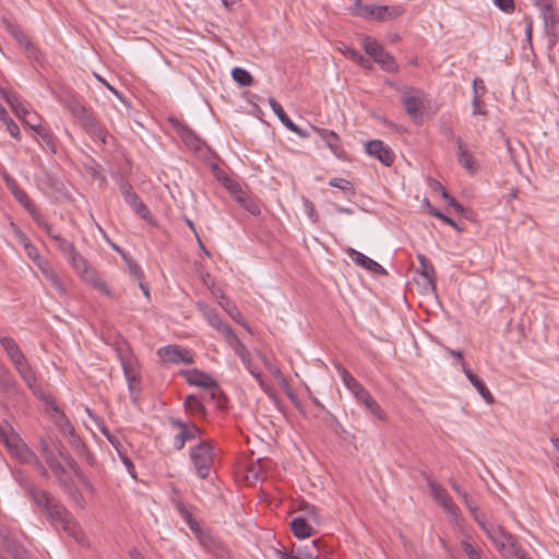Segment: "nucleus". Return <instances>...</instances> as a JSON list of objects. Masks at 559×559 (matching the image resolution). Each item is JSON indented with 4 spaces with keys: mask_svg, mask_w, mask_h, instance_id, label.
I'll return each mask as SVG.
<instances>
[{
    "mask_svg": "<svg viewBox=\"0 0 559 559\" xmlns=\"http://www.w3.org/2000/svg\"><path fill=\"white\" fill-rule=\"evenodd\" d=\"M0 94L2 97L10 104L12 109L16 112V115L25 119L26 116L29 114V111L26 109L23 102L20 99V97L15 94L10 93L7 88H0Z\"/></svg>",
    "mask_w": 559,
    "mask_h": 559,
    "instance_id": "nucleus-30",
    "label": "nucleus"
},
{
    "mask_svg": "<svg viewBox=\"0 0 559 559\" xmlns=\"http://www.w3.org/2000/svg\"><path fill=\"white\" fill-rule=\"evenodd\" d=\"M0 550L8 552L12 559H29L27 550L11 535L8 526H0Z\"/></svg>",
    "mask_w": 559,
    "mask_h": 559,
    "instance_id": "nucleus-10",
    "label": "nucleus"
},
{
    "mask_svg": "<svg viewBox=\"0 0 559 559\" xmlns=\"http://www.w3.org/2000/svg\"><path fill=\"white\" fill-rule=\"evenodd\" d=\"M180 376L185 378L188 384L200 386L204 389H216L217 382L210 374L199 370V369H190V370H181Z\"/></svg>",
    "mask_w": 559,
    "mask_h": 559,
    "instance_id": "nucleus-18",
    "label": "nucleus"
},
{
    "mask_svg": "<svg viewBox=\"0 0 559 559\" xmlns=\"http://www.w3.org/2000/svg\"><path fill=\"white\" fill-rule=\"evenodd\" d=\"M64 534L69 537H72L79 545L83 547H88V538L85 535L82 526H61Z\"/></svg>",
    "mask_w": 559,
    "mask_h": 559,
    "instance_id": "nucleus-41",
    "label": "nucleus"
},
{
    "mask_svg": "<svg viewBox=\"0 0 559 559\" xmlns=\"http://www.w3.org/2000/svg\"><path fill=\"white\" fill-rule=\"evenodd\" d=\"M24 50L26 52L27 58L31 61L39 63V64L43 62V55H41L40 50L36 46H34L32 43H29V45L25 46Z\"/></svg>",
    "mask_w": 559,
    "mask_h": 559,
    "instance_id": "nucleus-56",
    "label": "nucleus"
},
{
    "mask_svg": "<svg viewBox=\"0 0 559 559\" xmlns=\"http://www.w3.org/2000/svg\"><path fill=\"white\" fill-rule=\"evenodd\" d=\"M5 443L11 454L20 462L24 464L38 463L36 453L19 436H13L11 439L5 438Z\"/></svg>",
    "mask_w": 559,
    "mask_h": 559,
    "instance_id": "nucleus-11",
    "label": "nucleus"
},
{
    "mask_svg": "<svg viewBox=\"0 0 559 559\" xmlns=\"http://www.w3.org/2000/svg\"><path fill=\"white\" fill-rule=\"evenodd\" d=\"M462 549L468 556V559H480L479 551L475 549L468 542H462Z\"/></svg>",
    "mask_w": 559,
    "mask_h": 559,
    "instance_id": "nucleus-64",
    "label": "nucleus"
},
{
    "mask_svg": "<svg viewBox=\"0 0 559 559\" xmlns=\"http://www.w3.org/2000/svg\"><path fill=\"white\" fill-rule=\"evenodd\" d=\"M329 186H331L333 188H337L348 194L355 193V188H354L353 183L345 178H332L329 181Z\"/></svg>",
    "mask_w": 559,
    "mask_h": 559,
    "instance_id": "nucleus-53",
    "label": "nucleus"
},
{
    "mask_svg": "<svg viewBox=\"0 0 559 559\" xmlns=\"http://www.w3.org/2000/svg\"><path fill=\"white\" fill-rule=\"evenodd\" d=\"M401 102L405 111L411 117L416 118L421 115L423 102L418 97L405 93L402 96Z\"/></svg>",
    "mask_w": 559,
    "mask_h": 559,
    "instance_id": "nucleus-33",
    "label": "nucleus"
},
{
    "mask_svg": "<svg viewBox=\"0 0 559 559\" xmlns=\"http://www.w3.org/2000/svg\"><path fill=\"white\" fill-rule=\"evenodd\" d=\"M38 447L44 457L52 452H57L60 456L66 448L59 439L52 437H39Z\"/></svg>",
    "mask_w": 559,
    "mask_h": 559,
    "instance_id": "nucleus-26",
    "label": "nucleus"
},
{
    "mask_svg": "<svg viewBox=\"0 0 559 559\" xmlns=\"http://www.w3.org/2000/svg\"><path fill=\"white\" fill-rule=\"evenodd\" d=\"M462 500H463L464 504L466 506V508L469 510V512L473 514L474 520L478 524H484V521L480 518L478 506L474 501V499L468 493H464L462 497Z\"/></svg>",
    "mask_w": 559,
    "mask_h": 559,
    "instance_id": "nucleus-51",
    "label": "nucleus"
},
{
    "mask_svg": "<svg viewBox=\"0 0 559 559\" xmlns=\"http://www.w3.org/2000/svg\"><path fill=\"white\" fill-rule=\"evenodd\" d=\"M123 260L127 263V266L129 269L130 274L135 277L138 281H143L144 273L141 269V266L138 264L136 261L129 258L127 254H123Z\"/></svg>",
    "mask_w": 559,
    "mask_h": 559,
    "instance_id": "nucleus-55",
    "label": "nucleus"
},
{
    "mask_svg": "<svg viewBox=\"0 0 559 559\" xmlns=\"http://www.w3.org/2000/svg\"><path fill=\"white\" fill-rule=\"evenodd\" d=\"M190 460L198 476L202 479L209 477L213 465V444L209 440L199 442L190 449Z\"/></svg>",
    "mask_w": 559,
    "mask_h": 559,
    "instance_id": "nucleus-5",
    "label": "nucleus"
},
{
    "mask_svg": "<svg viewBox=\"0 0 559 559\" xmlns=\"http://www.w3.org/2000/svg\"><path fill=\"white\" fill-rule=\"evenodd\" d=\"M157 355L164 362H167V364L191 365L194 362L192 353L189 349L182 348L178 345L169 344V345L163 346V347L158 348Z\"/></svg>",
    "mask_w": 559,
    "mask_h": 559,
    "instance_id": "nucleus-9",
    "label": "nucleus"
},
{
    "mask_svg": "<svg viewBox=\"0 0 559 559\" xmlns=\"http://www.w3.org/2000/svg\"><path fill=\"white\" fill-rule=\"evenodd\" d=\"M310 128L322 139V141L335 156H341V154L344 151L342 147L341 139L337 133H335L332 130H328L316 126H310Z\"/></svg>",
    "mask_w": 559,
    "mask_h": 559,
    "instance_id": "nucleus-19",
    "label": "nucleus"
},
{
    "mask_svg": "<svg viewBox=\"0 0 559 559\" xmlns=\"http://www.w3.org/2000/svg\"><path fill=\"white\" fill-rule=\"evenodd\" d=\"M481 528L506 559H532L503 526H481Z\"/></svg>",
    "mask_w": 559,
    "mask_h": 559,
    "instance_id": "nucleus-3",
    "label": "nucleus"
},
{
    "mask_svg": "<svg viewBox=\"0 0 559 559\" xmlns=\"http://www.w3.org/2000/svg\"><path fill=\"white\" fill-rule=\"evenodd\" d=\"M3 122L7 124V131L16 140H20V129L19 126L15 123L13 119H11L9 116L7 120H3Z\"/></svg>",
    "mask_w": 559,
    "mask_h": 559,
    "instance_id": "nucleus-63",
    "label": "nucleus"
},
{
    "mask_svg": "<svg viewBox=\"0 0 559 559\" xmlns=\"http://www.w3.org/2000/svg\"><path fill=\"white\" fill-rule=\"evenodd\" d=\"M293 534L298 539H304L312 536L317 532L313 531V526H290Z\"/></svg>",
    "mask_w": 559,
    "mask_h": 559,
    "instance_id": "nucleus-57",
    "label": "nucleus"
},
{
    "mask_svg": "<svg viewBox=\"0 0 559 559\" xmlns=\"http://www.w3.org/2000/svg\"><path fill=\"white\" fill-rule=\"evenodd\" d=\"M427 486L430 495L437 506H439L443 512L451 515L453 520L459 518L460 509L449 495L445 488L437 484L431 477L427 476Z\"/></svg>",
    "mask_w": 559,
    "mask_h": 559,
    "instance_id": "nucleus-7",
    "label": "nucleus"
},
{
    "mask_svg": "<svg viewBox=\"0 0 559 559\" xmlns=\"http://www.w3.org/2000/svg\"><path fill=\"white\" fill-rule=\"evenodd\" d=\"M19 384L11 373V371L4 366L0 364V390L10 392L16 391Z\"/></svg>",
    "mask_w": 559,
    "mask_h": 559,
    "instance_id": "nucleus-38",
    "label": "nucleus"
},
{
    "mask_svg": "<svg viewBox=\"0 0 559 559\" xmlns=\"http://www.w3.org/2000/svg\"><path fill=\"white\" fill-rule=\"evenodd\" d=\"M47 273L48 274L45 278L51 284V286L57 290L59 295L66 296L67 288L61 278L59 277L58 273L56 271Z\"/></svg>",
    "mask_w": 559,
    "mask_h": 559,
    "instance_id": "nucleus-52",
    "label": "nucleus"
},
{
    "mask_svg": "<svg viewBox=\"0 0 559 559\" xmlns=\"http://www.w3.org/2000/svg\"><path fill=\"white\" fill-rule=\"evenodd\" d=\"M81 278L93 286L96 290L104 295H110V290L107 287L106 283L103 281L100 275L96 270H94L92 266L86 269V272H83L81 275Z\"/></svg>",
    "mask_w": 559,
    "mask_h": 559,
    "instance_id": "nucleus-25",
    "label": "nucleus"
},
{
    "mask_svg": "<svg viewBox=\"0 0 559 559\" xmlns=\"http://www.w3.org/2000/svg\"><path fill=\"white\" fill-rule=\"evenodd\" d=\"M17 202L28 212L37 226L43 225L46 221L45 216L37 209L36 204L29 199L27 193L22 190L14 197Z\"/></svg>",
    "mask_w": 559,
    "mask_h": 559,
    "instance_id": "nucleus-23",
    "label": "nucleus"
},
{
    "mask_svg": "<svg viewBox=\"0 0 559 559\" xmlns=\"http://www.w3.org/2000/svg\"><path fill=\"white\" fill-rule=\"evenodd\" d=\"M231 78L242 87L250 86L253 82V78L250 72L240 67H236L231 70Z\"/></svg>",
    "mask_w": 559,
    "mask_h": 559,
    "instance_id": "nucleus-44",
    "label": "nucleus"
},
{
    "mask_svg": "<svg viewBox=\"0 0 559 559\" xmlns=\"http://www.w3.org/2000/svg\"><path fill=\"white\" fill-rule=\"evenodd\" d=\"M344 55L367 70H371L373 68L372 61L369 58L362 56L354 48L346 47L344 50Z\"/></svg>",
    "mask_w": 559,
    "mask_h": 559,
    "instance_id": "nucleus-43",
    "label": "nucleus"
},
{
    "mask_svg": "<svg viewBox=\"0 0 559 559\" xmlns=\"http://www.w3.org/2000/svg\"><path fill=\"white\" fill-rule=\"evenodd\" d=\"M173 504L175 511L186 524H198L193 516V507L185 503L180 498H174Z\"/></svg>",
    "mask_w": 559,
    "mask_h": 559,
    "instance_id": "nucleus-32",
    "label": "nucleus"
},
{
    "mask_svg": "<svg viewBox=\"0 0 559 559\" xmlns=\"http://www.w3.org/2000/svg\"><path fill=\"white\" fill-rule=\"evenodd\" d=\"M417 260L419 262V269L417 273L421 278V285L425 289L435 290L436 289V271L430 262V260L423 253L417 254Z\"/></svg>",
    "mask_w": 559,
    "mask_h": 559,
    "instance_id": "nucleus-17",
    "label": "nucleus"
},
{
    "mask_svg": "<svg viewBox=\"0 0 559 559\" xmlns=\"http://www.w3.org/2000/svg\"><path fill=\"white\" fill-rule=\"evenodd\" d=\"M20 377L26 386L33 392L34 395L41 397V388L37 382L36 373L31 365L24 367L19 372Z\"/></svg>",
    "mask_w": 559,
    "mask_h": 559,
    "instance_id": "nucleus-28",
    "label": "nucleus"
},
{
    "mask_svg": "<svg viewBox=\"0 0 559 559\" xmlns=\"http://www.w3.org/2000/svg\"><path fill=\"white\" fill-rule=\"evenodd\" d=\"M294 512L298 514L288 524H309L310 522L318 524L321 521L317 508L302 500L295 502Z\"/></svg>",
    "mask_w": 559,
    "mask_h": 559,
    "instance_id": "nucleus-14",
    "label": "nucleus"
},
{
    "mask_svg": "<svg viewBox=\"0 0 559 559\" xmlns=\"http://www.w3.org/2000/svg\"><path fill=\"white\" fill-rule=\"evenodd\" d=\"M53 477L56 478L59 486L63 488L64 491H71L73 479L68 474L66 467L61 462H59L57 465H55L52 468H50Z\"/></svg>",
    "mask_w": 559,
    "mask_h": 559,
    "instance_id": "nucleus-34",
    "label": "nucleus"
},
{
    "mask_svg": "<svg viewBox=\"0 0 559 559\" xmlns=\"http://www.w3.org/2000/svg\"><path fill=\"white\" fill-rule=\"evenodd\" d=\"M270 107L272 108L273 112L277 116L280 121L288 129L290 128L292 123L294 122L285 112L282 105L273 97L269 98Z\"/></svg>",
    "mask_w": 559,
    "mask_h": 559,
    "instance_id": "nucleus-47",
    "label": "nucleus"
},
{
    "mask_svg": "<svg viewBox=\"0 0 559 559\" xmlns=\"http://www.w3.org/2000/svg\"><path fill=\"white\" fill-rule=\"evenodd\" d=\"M362 46L366 53L370 56L374 62L380 64L382 70L390 73L397 71L399 66L394 57L390 52L385 51L382 45L376 39L367 36L362 39Z\"/></svg>",
    "mask_w": 559,
    "mask_h": 559,
    "instance_id": "nucleus-6",
    "label": "nucleus"
},
{
    "mask_svg": "<svg viewBox=\"0 0 559 559\" xmlns=\"http://www.w3.org/2000/svg\"><path fill=\"white\" fill-rule=\"evenodd\" d=\"M200 545L207 551L214 552L216 556H224L225 548L218 537L213 535L210 526H189Z\"/></svg>",
    "mask_w": 559,
    "mask_h": 559,
    "instance_id": "nucleus-8",
    "label": "nucleus"
},
{
    "mask_svg": "<svg viewBox=\"0 0 559 559\" xmlns=\"http://www.w3.org/2000/svg\"><path fill=\"white\" fill-rule=\"evenodd\" d=\"M9 29H10V33L12 34V36L15 38V40L23 47L25 48V46L29 45V43H32L28 37L19 28H16L15 26L13 25H10L9 26Z\"/></svg>",
    "mask_w": 559,
    "mask_h": 559,
    "instance_id": "nucleus-58",
    "label": "nucleus"
},
{
    "mask_svg": "<svg viewBox=\"0 0 559 559\" xmlns=\"http://www.w3.org/2000/svg\"><path fill=\"white\" fill-rule=\"evenodd\" d=\"M25 491L29 500L46 514L47 520L60 524H70L72 520L71 513L49 491L32 484L25 486Z\"/></svg>",
    "mask_w": 559,
    "mask_h": 559,
    "instance_id": "nucleus-1",
    "label": "nucleus"
},
{
    "mask_svg": "<svg viewBox=\"0 0 559 559\" xmlns=\"http://www.w3.org/2000/svg\"><path fill=\"white\" fill-rule=\"evenodd\" d=\"M457 162L469 174H475L478 166L474 156L467 151L461 138L456 139Z\"/></svg>",
    "mask_w": 559,
    "mask_h": 559,
    "instance_id": "nucleus-22",
    "label": "nucleus"
},
{
    "mask_svg": "<svg viewBox=\"0 0 559 559\" xmlns=\"http://www.w3.org/2000/svg\"><path fill=\"white\" fill-rule=\"evenodd\" d=\"M52 411L57 414L56 424L64 435H69L70 437H75V429L73 425L71 424L68 416L64 414L63 411L59 408L58 405L53 404L51 406Z\"/></svg>",
    "mask_w": 559,
    "mask_h": 559,
    "instance_id": "nucleus-36",
    "label": "nucleus"
},
{
    "mask_svg": "<svg viewBox=\"0 0 559 559\" xmlns=\"http://www.w3.org/2000/svg\"><path fill=\"white\" fill-rule=\"evenodd\" d=\"M71 267L81 275L83 272H86V269L91 265L86 261V259L74 248L73 252L64 255Z\"/></svg>",
    "mask_w": 559,
    "mask_h": 559,
    "instance_id": "nucleus-37",
    "label": "nucleus"
},
{
    "mask_svg": "<svg viewBox=\"0 0 559 559\" xmlns=\"http://www.w3.org/2000/svg\"><path fill=\"white\" fill-rule=\"evenodd\" d=\"M360 403L364 404V406L379 420L386 419L385 412L381 408L379 403L371 396V394H369Z\"/></svg>",
    "mask_w": 559,
    "mask_h": 559,
    "instance_id": "nucleus-42",
    "label": "nucleus"
},
{
    "mask_svg": "<svg viewBox=\"0 0 559 559\" xmlns=\"http://www.w3.org/2000/svg\"><path fill=\"white\" fill-rule=\"evenodd\" d=\"M219 305L223 307V309L227 312V314L236 322L243 321V316L237 308V306L231 302L229 299H227L224 295L221 297Z\"/></svg>",
    "mask_w": 559,
    "mask_h": 559,
    "instance_id": "nucleus-48",
    "label": "nucleus"
},
{
    "mask_svg": "<svg viewBox=\"0 0 559 559\" xmlns=\"http://www.w3.org/2000/svg\"><path fill=\"white\" fill-rule=\"evenodd\" d=\"M335 369L337 370L343 384L349 391H352L359 382L352 376V373L343 367L341 364H334Z\"/></svg>",
    "mask_w": 559,
    "mask_h": 559,
    "instance_id": "nucleus-49",
    "label": "nucleus"
},
{
    "mask_svg": "<svg viewBox=\"0 0 559 559\" xmlns=\"http://www.w3.org/2000/svg\"><path fill=\"white\" fill-rule=\"evenodd\" d=\"M200 310L202 311V314L207 323L218 333H221L225 340L234 333L231 326L222 319L216 310L204 304L200 305Z\"/></svg>",
    "mask_w": 559,
    "mask_h": 559,
    "instance_id": "nucleus-15",
    "label": "nucleus"
},
{
    "mask_svg": "<svg viewBox=\"0 0 559 559\" xmlns=\"http://www.w3.org/2000/svg\"><path fill=\"white\" fill-rule=\"evenodd\" d=\"M46 143V145L51 148V151L55 153V138L53 135L46 130L44 127H41L39 123H32L31 121H25Z\"/></svg>",
    "mask_w": 559,
    "mask_h": 559,
    "instance_id": "nucleus-46",
    "label": "nucleus"
},
{
    "mask_svg": "<svg viewBox=\"0 0 559 559\" xmlns=\"http://www.w3.org/2000/svg\"><path fill=\"white\" fill-rule=\"evenodd\" d=\"M344 251L350 258V260L360 267L377 275H388L386 270L381 264L361 253L360 251L352 247L346 248Z\"/></svg>",
    "mask_w": 559,
    "mask_h": 559,
    "instance_id": "nucleus-12",
    "label": "nucleus"
},
{
    "mask_svg": "<svg viewBox=\"0 0 559 559\" xmlns=\"http://www.w3.org/2000/svg\"><path fill=\"white\" fill-rule=\"evenodd\" d=\"M200 435H201V429L197 425L188 428L185 431H179L174 437V448L176 450L180 451L183 449L185 444L188 441H192V440L197 439L198 437H200Z\"/></svg>",
    "mask_w": 559,
    "mask_h": 559,
    "instance_id": "nucleus-29",
    "label": "nucleus"
},
{
    "mask_svg": "<svg viewBox=\"0 0 559 559\" xmlns=\"http://www.w3.org/2000/svg\"><path fill=\"white\" fill-rule=\"evenodd\" d=\"M442 199L448 203L449 206L453 207L457 214L464 212V206L457 202L452 195H450L447 189H442Z\"/></svg>",
    "mask_w": 559,
    "mask_h": 559,
    "instance_id": "nucleus-59",
    "label": "nucleus"
},
{
    "mask_svg": "<svg viewBox=\"0 0 559 559\" xmlns=\"http://www.w3.org/2000/svg\"><path fill=\"white\" fill-rule=\"evenodd\" d=\"M170 121L175 122L178 126L177 131L181 136L183 143L191 150L195 152H201L205 143L197 135V133L189 127L180 124L177 120L170 119Z\"/></svg>",
    "mask_w": 559,
    "mask_h": 559,
    "instance_id": "nucleus-20",
    "label": "nucleus"
},
{
    "mask_svg": "<svg viewBox=\"0 0 559 559\" xmlns=\"http://www.w3.org/2000/svg\"><path fill=\"white\" fill-rule=\"evenodd\" d=\"M60 457L64 461V463L68 465V467L73 471L76 475L80 474V466L76 463V461L69 454L67 449L64 448V451H62V454H60Z\"/></svg>",
    "mask_w": 559,
    "mask_h": 559,
    "instance_id": "nucleus-61",
    "label": "nucleus"
},
{
    "mask_svg": "<svg viewBox=\"0 0 559 559\" xmlns=\"http://www.w3.org/2000/svg\"><path fill=\"white\" fill-rule=\"evenodd\" d=\"M478 83H481V94H484L486 92V86L484 84V81L480 79V78H476L474 79L473 81V102H472V105H473V110H472V115H487V109H486V106L484 105V103H481L480 100V94H478V88H477V84Z\"/></svg>",
    "mask_w": 559,
    "mask_h": 559,
    "instance_id": "nucleus-31",
    "label": "nucleus"
},
{
    "mask_svg": "<svg viewBox=\"0 0 559 559\" xmlns=\"http://www.w3.org/2000/svg\"><path fill=\"white\" fill-rule=\"evenodd\" d=\"M41 229H44L47 235L57 242L58 250L63 254H68L73 252V249L75 248L74 243L64 237L61 236L60 233H58L52 225H50L47 219L44 222L43 225H39Z\"/></svg>",
    "mask_w": 559,
    "mask_h": 559,
    "instance_id": "nucleus-21",
    "label": "nucleus"
},
{
    "mask_svg": "<svg viewBox=\"0 0 559 559\" xmlns=\"http://www.w3.org/2000/svg\"><path fill=\"white\" fill-rule=\"evenodd\" d=\"M0 344L11 361L24 355L15 340L10 336H2Z\"/></svg>",
    "mask_w": 559,
    "mask_h": 559,
    "instance_id": "nucleus-40",
    "label": "nucleus"
},
{
    "mask_svg": "<svg viewBox=\"0 0 559 559\" xmlns=\"http://www.w3.org/2000/svg\"><path fill=\"white\" fill-rule=\"evenodd\" d=\"M427 206H428V213L430 215H432L433 217L439 218L440 221H442L443 223L450 225L451 227H453L457 231L461 230L460 226L457 225V223L454 219H452L451 217L444 215L441 211H439L438 209L431 206L429 203H427Z\"/></svg>",
    "mask_w": 559,
    "mask_h": 559,
    "instance_id": "nucleus-54",
    "label": "nucleus"
},
{
    "mask_svg": "<svg viewBox=\"0 0 559 559\" xmlns=\"http://www.w3.org/2000/svg\"><path fill=\"white\" fill-rule=\"evenodd\" d=\"M302 203L308 217L316 223L318 221V213L313 203L306 197H302Z\"/></svg>",
    "mask_w": 559,
    "mask_h": 559,
    "instance_id": "nucleus-62",
    "label": "nucleus"
},
{
    "mask_svg": "<svg viewBox=\"0 0 559 559\" xmlns=\"http://www.w3.org/2000/svg\"><path fill=\"white\" fill-rule=\"evenodd\" d=\"M225 341L240 359L246 358V356L250 355L247 346L240 341V338L235 334V332Z\"/></svg>",
    "mask_w": 559,
    "mask_h": 559,
    "instance_id": "nucleus-45",
    "label": "nucleus"
},
{
    "mask_svg": "<svg viewBox=\"0 0 559 559\" xmlns=\"http://www.w3.org/2000/svg\"><path fill=\"white\" fill-rule=\"evenodd\" d=\"M376 8L377 5L373 4H364L358 8H352L350 13L356 16L376 20Z\"/></svg>",
    "mask_w": 559,
    "mask_h": 559,
    "instance_id": "nucleus-50",
    "label": "nucleus"
},
{
    "mask_svg": "<svg viewBox=\"0 0 559 559\" xmlns=\"http://www.w3.org/2000/svg\"><path fill=\"white\" fill-rule=\"evenodd\" d=\"M116 353L121 364L123 376L128 383V390L131 393L133 402H135L136 396L134 395V392L139 391L138 386L140 385L141 382L139 361L134 354L132 353L130 345L128 343L118 345L116 348Z\"/></svg>",
    "mask_w": 559,
    "mask_h": 559,
    "instance_id": "nucleus-4",
    "label": "nucleus"
},
{
    "mask_svg": "<svg viewBox=\"0 0 559 559\" xmlns=\"http://www.w3.org/2000/svg\"><path fill=\"white\" fill-rule=\"evenodd\" d=\"M366 152L380 160L384 166H391L395 159L392 148L381 140L368 141L366 143Z\"/></svg>",
    "mask_w": 559,
    "mask_h": 559,
    "instance_id": "nucleus-13",
    "label": "nucleus"
},
{
    "mask_svg": "<svg viewBox=\"0 0 559 559\" xmlns=\"http://www.w3.org/2000/svg\"><path fill=\"white\" fill-rule=\"evenodd\" d=\"M72 444L76 448V451L80 455L86 456L87 461L91 459V453L81 438L75 433V437H71Z\"/></svg>",
    "mask_w": 559,
    "mask_h": 559,
    "instance_id": "nucleus-60",
    "label": "nucleus"
},
{
    "mask_svg": "<svg viewBox=\"0 0 559 559\" xmlns=\"http://www.w3.org/2000/svg\"><path fill=\"white\" fill-rule=\"evenodd\" d=\"M464 374L487 404H492L495 402V397L491 394L490 390L485 384V382L475 373H473L468 367H464Z\"/></svg>",
    "mask_w": 559,
    "mask_h": 559,
    "instance_id": "nucleus-24",
    "label": "nucleus"
},
{
    "mask_svg": "<svg viewBox=\"0 0 559 559\" xmlns=\"http://www.w3.org/2000/svg\"><path fill=\"white\" fill-rule=\"evenodd\" d=\"M544 21V31L547 36L548 44L554 47L559 39V17L554 8L542 11Z\"/></svg>",
    "mask_w": 559,
    "mask_h": 559,
    "instance_id": "nucleus-16",
    "label": "nucleus"
},
{
    "mask_svg": "<svg viewBox=\"0 0 559 559\" xmlns=\"http://www.w3.org/2000/svg\"><path fill=\"white\" fill-rule=\"evenodd\" d=\"M404 13V9L401 5H377L376 8V20L386 21L395 19Z\"/></svg>",
    "mask_w": 559,
    "mask_h": 559,
    "instance_id": "nucleus-35",
    "label": "nucleus"
},
{
    "mask_svg": "<svg viewBox=\"0 0 559 559\" xmlns=\"http://www.w3.org/2000/svg\"><path fill=\"white\" fill-rule=\"evenodd\" d=\"M183 407H185L186 412H188V413H191L194 415H200L202 417L206 416V408H205L204 404L194 394H189L186 397V400L183 402Z\"/></svg>",
    "mask_w": 559,
    "mask_h": 559,
    "instance_id": "nucleus-39",
    "label": "nucleus"
},
{
    "mask_svg": "<svg viewBox=\"0 0 559 559\" xmlns=\"http://www.w3.org/2000/svg\"><path fill=\"white\" fill-rule=\"evenodd\" d=\"M124 202L134 211V213L145 219H151V212L148 207L143 203L139 195L133 191L123 198Z\"/></svg>",
    "mask_w": 559,
    "mask_h": 559,
    "instance_id": "nucleus-27",
    "label": "nucleus"
},
{
    "mask_svg": "<svg viewBox=\"0 0 559 559\" xmlns=\"http://www.w3.org/2000/svg\"><path fill=\"white\" fill-rule=\"evenodd\" d=\"M60 103L71 111V114L80 121L81 126L90 135L97 138L103 143L106 142V129L98 121L93 111L87 108L76 96L73 94H68L60 99Z\"/></svg>",
    "mask_w": 559,
    "mask_h": 559,
    "instance_id": "nucleus-2",
    "label": "nucleus"
}]
</instances>
